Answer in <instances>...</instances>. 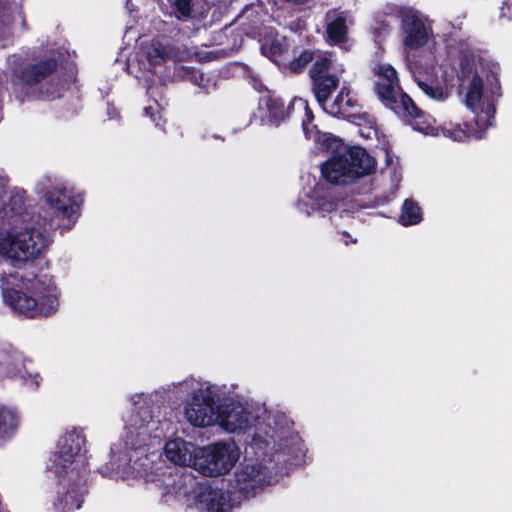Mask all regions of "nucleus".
Listing matches in <instances>:
<instances>
[{
    "instance_id": "1",
    "label": "nucleus",
    "mask_w": 512,
    "mask_h": 512,
    "mask_svg": "<svg viewBox=\"0 0 512 512\" xmlns=\"http://www.w3.org/2000/svg\"><path fill=\"white\" fill-rule=\"evenodd\" d=\"M48 247L44 233L34 226L26 227L13 237L0 242V254L16 269L24 270L0 276L4 302L26 318H46L59 307L57 288L51 278L41 275L48 263L41 254Z\"/></svg>"
},
{
    "instance_id": "2",
    "label": "nucleus",
    "mask_w": 512,
    "mask_h": 512,
    "mask_svg": "<svg viewBox=\"0 0 512 512\" xmlns=\"http://www.w3.org/2000/svg\"><path fill=\"white\" fill-rule=\"evenodd\" d=\"M373 73L380 79L374 83L373 90L386 108L393 111L405 124H409L413 130L423 134L436 133L434 121L400 87L398 73L393 66L378 63L373 67Z\"/></svg>"
},
{
    "instance_id": "3",
    "label": "nucleus",
    "mask_w": 512,
    "mask_h": 512,
    "mask_svg": "<svg viewBox=\"0 0 512 512\" xmlns=\"http://www.w3.org/2000/svg\"><path fill=\"white\" fill-rule=\"evenodd\" d=\"M323 145L333 155L321 166V175L329 183L345 185L374 173L376 160L360 146L347 147L341 139L324 135Z\"/></svg>"
},
{
    "instance_id": "4",
    "label": "nucleus",
    "mask_w": 512,
    "mask_h": 512,
    "mask_svg": "<svg viewBox=\"0 0 512 512\" xmlns=\"http://www.w3.org/2000/svg\"><path fill=\"white\" fill-rule=\"evenodd\" d=\"M57 69L58 61L54 57L13 67L9 80L16 98L21 102L38 98L37 86L53 75Z\"/></svg>"
},
{
    "instance_id": "5",
    "label": "nucleus",
    "mask_w": 512,
    "mask_h": 512,
    "mask_svg": "<svg viewBox=\"0 0 512 512\" xmlns=\"http://www.w3.org/2000/svg\"><path fill=\"white\" fill-rule=\"evenodd\" d=\"M56 475L59 481L58 495L53 502L55 509L61 512H71L79 509L84 501V494L86 492L85 486L89 475L88 463L83 462L82 466L78 469L71 468L70 470L56 473Z\"/></svg>"
},
{
    "instance_id": "6",
    "label": "nucleus",
    "mask_w": 512,
    "mask_h": 512,
    "mask_svg": "<svg viewBox=\"0 0 512 512\" xmlns=\"http://www.w3.org/2000/svg\"><path fill=\"white\" fill-rule=\"evenodd\" d=\"M495 108L490 106L483 113H476L473 121L462 122V123H444L440 127L433 126L436 129V133L431 134L432 136L438 135L439 131L445 137L452 139L453 141L465 142L470 139H481L484 137L486 130L492 126V120L494 118ZM432 121H435L430 115H428Z\"/></svg>"
},
{
    "instance_id": "7",
    "label": "nucleus",
    "mask_w": 512,
    "mask_h": 512,
    "mask_svg": "<svg viewBox=\"0 0 512 512\" xmlns=\"http://www.w3.org/2000/svg\"><path fill=\"white\" fill-rule=\"evenodd\" d=\"M331 66V59L319 56L309 70L312 93L322 110L331 101L333 92L340 84L339 76L330 73Z\"/></svg>"
},
{
    "instance_id": "8",
    "label": "nucleus",
    "mask_w": 512,
    "mask_h": 512,
    "mask_svg": "<svg viewBox=\"0 0 512 512\" xmlns=\"http://www.w3.org/2000/svg\"><path fill=\"white\" fill-rule=\"evenodd\" d=\"M201 472L209 477H217L228 473L238 460L235 448L226 443H215L203 450Z\"/></svg>"
},
{
    "instance_id": "9",
    "label": "nucleus",
    "mask_w": 512,
    "mask_h": 512,
    "mask_svg": "<svg viewBox=\"0 0 512 512\" xmlns=\"http://www.w3.org/2000/svg\"><path fill=\"white\" fill-rule=\"evenodd\" d=\"M323 111L334 118L353 123L364 119L362 105L356 94L347 85L340 88L334 99L326 104Z\"/></svg>"
},
{
    "instance_id": "10",
    "label": "nucleus",
    "mask_w": 512,
    "mask_h": 512,
    "mask_svg": "<svg viewBox=\"0 0 512 512\" xmlns=\"http://www.w3.org/2000/svg\"><path fill=\"white\" fill-rule=\"evenodd\" d=\"M86 437L82 430L67 432L58 442V450L53 455L55 473L68 470L85 447Z\"/></svg>"
},
{
    "instance_id": "11",
    "label": "nucleus",
    "mask_w": 512,
    "mask_h": 512,
    "mask_svg": "<svg viewBox=\"0 0 512 512\" xmlns=\"http://www.w3.org/2000/svg\"><path fill=\"white\" fill-rule=\"evenodd\" d=\"M266 466L260 463L241 465L234 475V488L246 499L254 497L269 483L266 479Z\"/></svg>"
},
{
    "instance_id": "12",
    "label": "nucleus",
    "mask_w": 512,
    "mask_h": 512,
    "mask_svg": "<svg viewBox=\"0 0 512 512\" xmlns=\"http://www.w3.org/2000/svg\"><path fill=\"white\" fill-rule=\"evenodd\" d=\"M45 202L50 209L54 211L56 217L61 219L73 220L77 209L83 202V197L72 195L65 187L52 188L45 192Z\"/></svg>"
},
{
    "instance_id": "13",
    "label": "nucleus",
    "mask_w": 512,
    "mask_h": 512,
    "mask_svg": "<svg viewBox=\"0 0 512 512\" xmlns=\"http://www.w3.org/2000/svg\"><path fill=\"white\" fill-rule=\"evenodd\" d=\"M295 104V98L288 104L275 91L266 89V92L259 98V109L264 112L263 120L268 124L279 126L290 115Z\"/></svg>"
},
{
    "instance_id": "14",
    "label": "nucleus",
    "mask_w": 512,
    "mask_h": 512,
    "mask_svg": "<svg viewBox=\"0 0 512 512\" xmlns=\"http://www.w3.org/2000/svg\"><path fill=\"white\" fill-rule=\"evenodd\" d=\"M220 425L228 432H236L249 426V412L240 403H230L218 414Z\"/></svg>"
},
{
    "instance_id": "15",
    "label": "nucleus",
    "mask_w": 512,
    "mask_h": 512,
    "mask_svg": "<svg viewBox=\"0 0 512 512\" xmlns=\"http://www.w3.org/2000/svg\"><path fill=\"white\" fill-rule=\"evenodd\" d=\"M405 33L404 45L410 49L423 47L428 41V34L423 21L416 15H406L402 19Z\"/></svg>"
},
{
    "instance_id": "16",
    "label": "nucleus",
    "mask_w": 512,
    "mask_h": 512,
    "mask_svg": "<svg viewBox=\"0 0 512 512\" xmlns=\"http://www.w3.org/2000/svg\"><path fill=\"white\" fill-rule=\"evenodd\" d=\"M297 207L301 212H304L307 216H310L314 212H318L321 216H325L327 213H331L337 210L338 202L331 195H318L312 196L308 201L299 200Z\"/></svg>"
},
{
    "instance_id": "17",
    "label": "nucleus",
    "mask_w": 512,
    "mask_h": 512,
    "mask_svg": "<svg viewBox=\"0 0 512 512\" xmlns=\"http://www.w3.org/2000/svg\"><path fill=\"white\" fill-rule=\"evenodd\" d=\"M199 501L205 504L207 512H228L230 510L229 496L222 489L205 488L198 495Z\"/></svg>"
},
{
    "instance_id": "18",
    "label": "nucleus",
    "mask_w": 512,
    "mask_h": 512,
    "mask_svg": "<svg viewBox=\"0 0 512 512\" xmlns=\"http://www.w3.org/2000/svg\"><path fill=\"white\" fill-rule=\"evenodd\" d=\"M19 422V414L15 409L0 404V445L15 435Z\"/></svg>"
},
{
    "instance_id": "19",
    "label": "nucleus",
    "mask_w": 512,
    "mask_h": 512,
    "mask_svg": "<svg viewBox=\"0 0 512 512\" xmlns=\"http://www.w3.org/2000/svg\"><path fill=\"white\" fill-rule=\"evenodd\" d=\"M348 38V26L346 17L343 15L336 16L326 26V41L328 44L340 45L345 43Z\"/></svg>"
},
{
    "instance_id": "20",
    "label": "nucleus",
    "mask_w": 512,
    "mask_h": 512,
    "mask_svg": "<svg viewBox=\"0 0 512 512\" xmlns=\"http://www.w3.org/2000/svg\"><path fill=\"white\" fill-rule=\"evenodd\" d=\"M167 459L176 465L185 466L191 461V454L186 448L184 441H169L165 445Z\"/></svg>"
},
{
    "instance_id": "21",
    "label": "nucleus",
    "mask_w": 512,
    "mask_h": 512,
    "mask_svg": "<svg viewBox=\"0 0 512 512\" xmlns=\"http://www.w3.org/2000/svg\"><path fill=\"white\" fill-rule=\"evenodd\" d=\"M22 17V24L26 25V20L22 5L15 0H0V23L9 26L15 21V15Z\"/></svg>"
},
{
    "instance_id": "22",
    "label": "nucleus",
    "mask_w": 512,
    "mask_h": 512,
    "mask_svg": "<svg viewBox=\"0 0 512 512\" xmlns=\"http://www.w3.org/2000/svg\"><path fill=\"white\" fill-rule=\"evenodd\" d=\"M314 58L315 53L311 49H303L299 54L294 50L293 59L286 64L285 69L293 75L302 74Z\"/></svg>"
},
{
    "instance_id": "23",
    "label": "nucleus",
    "mask_w": 512,
    "mask_h": 512,
    "mask_svg": "<svg viewBox=\"0 0 512 512\" xmlns=\"http://www.w3.org/2000/svg\"><path fill=\"white\" fill-rule=\"evenodd\" d=\"M422 220L421 208L412 199H405L402 205L399 222L404 226H411L420 223Z\"/></svg>"
},
{
    "instance_id": "24",
    "label": "nucleus",
    "mask_w": 512,
    "mask_h": 512,
    "mask_svg": "<svg viewBox=\"0 0 512 512\" xmlns=\"http://www.w3.org/2000/svg\"><path fill=\"white\" fill-rule=\"evenodd\" d=\"M185 415L190 424L195 427H206L211 423L207 409L200 403H192L185 407Z\"/></svg>"
},
{
    "instance_id": "25",
    "label": "nucleus",
    "mask_w": 512,
    "mask_h": 512,
    "mask_svg": "<svg viewBox=\"0 0 512 512\" xmlns=\"http://www.w3.org/2000/svg\"><path fill=\"white\" fill-rule=\"evenodd\" d=\"M483 95V80L475 73L469 83V87L465 96V102L467 107L472 111H476Z\"/></svg>"
},
{
    "instance_id": "26",
    "label": "nucleus",
    "mask_w": 512,
    "mask_h": 512,
    "mask_svg": "<svg viewBox=\"0 0 512 512\" xmlns=\"http://www.w3.org/2000/svg\"><path fill=\"white\" fill-rule=\"evenodd\" d=\"M182 77L191 82L192 84L202 88L206 93L209 92V87L212 84L215 86V82L212 83V79L205 73L192 67H182Z\"/></svg>"
},
{
    "instance_id": "27",
    "label": "nucleus",
    "mask_w": 512,
    "mask_h": 512,
    "mask_svg": "<svg viewBox=\"0 0 512 512\" xmlns=\"http://www.w3.org/2000/svg\"><path fill=\"white\" fill-rule=\"evenodd\" d=\"M27 193L23 189L15 188L11 191L7 202L8 210L16 216H22L27 209Z\"/></svg>"
},
{
    "instance_id": "28",
    "label": "nucleus",
    "mask_w": 512,
    "mask_h": 512,
    "mask_svg": "<svg viewBox=\"0 0 512 512\" xmlns=\"http://www.w3.org/2000/svg\"><path fill=\"white\" fill-rule=\"evenodd\" d=\"M295 103H298L305 111L304 118L302 119V128L305 137H316V130L310 129V125L314 122L315 116L312 109L309 107L307 100L295 98Z\"/></svg>"
},
{
    "instance_id": "29",
    "label": "nucleus",
    "mask_w": 512,
    "mask_h": 512,
    "mask_svg": "<svg viewBox=\"0 0 512 512\" xmlns=\"http://www.w3.org/2000/svg\"><path fill=\"white\" fill-rule=\"evenodd\" d=\"M169 55L161 42H153L147 50V60L151 65H160L168 59Z\"/></svg>"
},
{
    "instance_id": "30",
    "label": "nucleus",
    "mask_w": 512,
    "mask_h": 512,
    "mask_svg": "<svg viewBox=\"0 0 512 512\" xmlns=\"http://www.w3.org/2000/svg\"><path fill=\"white\" fill-rule=\"evenodd\" d=\"M20 362V355L7 351V359L2 362L3 378H15L20 373Z\"/></svg>"
},
{
    "instance_id": "31",
    "label": "nucleus",
    "mask_w": 512,
    "mask_h": 512,
    "mask_svg": "<svg viewBox=\"0 0 512 512\" xmlns=\"http://www.w3.org/2000/svg\"><path fill=\"white\" fill-rule=\"evenodd\" d=\"M172 6L178 19H186L192 14L193 0H174Z\"/></svg>"
},
{
    "instance_id": "32",
    "label": "nucleus",
    "mask_w": 512,
    "mask_h": 512,
    "mask_svg": "<svg viewBox=\"0 0 512 512\" xmlns=\"http://www.w3.org/2000/svg\"><path fill=\"white\" fill-rule=\"evenodd\" d=\"M499 66L493 65L490 73L486 76L487 86L491 94L500 95L501 85L498 78Z\"/></svg>"
},
{
    "instance_id": "33",
    "label": "nucleus",
    "mask_w": 512,
    "mask_h": 512,
    "mask_svg": "<svg viewBox=\"0 0 512 512\" xmlns=\"http://www.w3.org/2000/svg\"><path fill=\"white\" fill-rule=\"evenodd\" d=\"M421 89L432 99L442 101L447 97V93L440 86H432L426 83H420Z\"/></svg>"
},
{
    "instance_id": "34",
    "label": "nucleus",
    "mask_w": 512,
    "mask_h": 512,
    "mask_svg": "<svg viewBox=\"0 0 512 512\" xmlns=\"http://www.w3.org/2000/svg\"><path fill=\"white\" fill-rule=\"evenodd\" d=\"M287 52V48L278 40L271 42L269 46V53L273 61L277 62Z\"/></svg>"
},
{
    "instance_id": "35",
    "label": "nucleus",
    "mask_w": 512,
    "mask_h": 512,
    "mask_svg": "<svg viewBox=\"0 0 512 512\" xmlns=\"http://www.w3.org/2000/svg\"><path fill=\"white\" fill-rule=\"evenodd\" d=\"M473 69H474V63L470 62L469 60H465L460 63L461 74L464 77L471 74Z\"/></svg>"
},
{
    "instance_id": "36",
    "label": "nucleus",
    "mask_w": 512,
    "mask_h": 512,
    "mask_svg": "<svg viewBox=\"0 0 512 512\" xmlns=\"http://www.w3.org/2000/svg\"><path fill=\"white\" fill-rule=\"evenodd\" d=\"M28 380H29V386L31 388L37 389L40 385V381L42 380V378L38 373H36L35 375L29 374ZM25 381H27V379Z\"/></svg>"
},
{
    "instance_id": "37",
    "label": "nucleus",
    "mask_w": 512,
    "mask_h": 512,
    "mask_svg": "<svg viewBox=\"0 0 512 512\" xmlns=\"http://www.w3.org/2000/svg\"><path fill=\"white\" fill-rule=\"evenodd\" d=\"M144 113L146 116H149L153 122H155L156 125H159V122L157 121L154 113V108L152 106H148L144 108Z\"/></svg>"
},
{
    "instance_id": "38",
    "label": "nucleus",
    "mask_w": 512,
    "mask_h": 512,
    "mask_svg": "<svg viewBox=\"0 0 512 512\" xmlns=\"http://www.w3.org/2000/svg\"><path fill=\"white\" fill-rule=\"evenodd\" d=\"M310 129H313V130H316V137H306L307 139H311L313 140L314 142H319L320 139H321V136H320V131L317 127L316 124H314V122L312 123V125H310Z\"/></svg>"
},
{
    "instance_id": "39",
    "label": "nucleus",
    "mask_w": 512,
    "mask_h": 512,
    "mask_svg": "<svg viewBox=\"0 0 512 512\" xmlns=\"http://www.w3.org/2000/svg\"><path fill=\"white\" fill-rule=\"evenodd\" d=\"M7 359V351L0 350V378L3 379V368L2 362Z\"/></svg>"
},
{
    "instance_id": "40",
    "label": "nucleus",
    "mask_w": 512,
    "mask_h": 512,
    "mask_svg": "<svg viewBox=\"0 0 512 512\" xmlns=\"http://www.w3.org/2000/svg\"><path fill=\"white\" fill-rule=\"evenodd\" d=\"M342 236L345 238V245H348L349 243H356L357 240L353 239L351 235L347 231L342 232Z\"/></svg>"
},
{
    "instance_id": "41",
    "label": "nucleus",
    "mask_w": 512,
    "mask_h": 512,
    "mask_svg": "<svg viewBox=\"0 0 512 512\" xmlns=\"http://www.w3.org/2000/svg\"><path fill=\"white\" fill-rule=\"evenodd\" d=\"M288 2H291L293 4H304L306 3L308 0H287Z\"/></svg>"
},
{
    "instance_id": "42",
    "label": "nucleus",
    "mask_w": 512,
    "mask_h": 512,
    "mask_svg": "<svg viewBox=\"0 0 512 512\" xmlns=\"http://www.w3.org/2000/svg\"><path fill=\"white\" fill-rule=\"evenodd\" d=\"M262 87H264V85L262 83H259V87H257L256 89L260 91Z\"/></svg>"
}]
</instances>
